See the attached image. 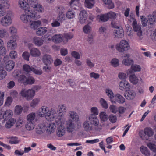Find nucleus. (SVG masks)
<instances>
[{"instance_id":"1","label":"nucleus","mask_w":156,"mask_h":156,"mask_svg":"<svg viewBox=\"0 0 156 156\" xmlns=\"http://www.w3.org/2000/svg\"><path fill=\"white\" fill-rule=\"evenodd\" d=\"M83 127L84 130L87 132L91 131L99 132L102 128V126L100 123L99 121L87 117H86V120L83 122Z\"/></svg>"},{"instance_id":"2","label":"nucleus","mask_w":156,"mask_h":156,"mask_svg":"<svg viewBox=\"0 0 156 156\" xmlns=\"http://www.w3.org/2000/svg\"><path fill=\"white\" fill-rule=\"evenodd\" d=\"M37 114L40 117H45L47 120L53 121L56 117V110L52 108L49 110L47 106H44L39 109Z\"/></svg>"},{"instance_id":"3","label":"nucleus","mask_w":156,"mask_h":156,"mask_svg":"<svg viewBox=\"0 0 156 156\" xmlns=\"http://www.w3.org/2000/svg\"><path fill=\"white\" fill-rule=\"evenodd\" d=\"M30 6L31 7L30 10L34 14H37L39 17H37L36 19L40 18V13H43L44 11V7L39 3L37 0H28Z\"/></svg>"},{"instance_id":"4","label":"nucleus","mask_w":156,"mask_h":156,"mask_svg":"<svg viewBox=\"0 0 156 156\" xmlns=\"http://www.w3.org/2000/svg\"><path fill=\"white\" fill-rule=\"evenodd\" d=\"M24 12L25 13L20 15V19L21 21L25 23H29L31 22L32 19L37 20V17H39L37 14H34L30 10H26Z\"/></svg>"},{"instance_id":"5","label":"nucleus","mask_w":156,"mask_h":156,"mask_svg":"<svg viewBox=\"0 0 156 156\" xmlns=\"http://www.w3.org/2000/svg\"><path fill=\"white\" fill-rule=\"evenodd\" d=\"M55 120L57 126V135L59 137L63 136L66 133V129L64 126L66 120L63 119H55Z\"/></svg>"},{"instance_id":"6","label":"nucleus","mask_w":156,"mask_h":156,"mask_svg":"<svg viewBox=\"0 0 156 156\" xmlns=\"http://www.w3.org/2000/svg\"><path fill=\"white\" fill-rule=\"evenodd\" d=\"M13 16V13L12 11H7L5 15L0 19V23L1 25L5 27L10 25L12 24Z\"/></svg>"},{"instance_id":"7","label":"nucleus","mask_w":156,"mask_h":156,"mask_svg":"<svg viewBox=\"0 0 156 156\" xmlns=\"http://www.w3.org/2000/svg\"><path fill=\"white\" fill-rule=\"evenodd\" d=\"M65 8L62 6H57L55 8V12L58 13L57 19L58 21L62 23L67 19L65 13Z\"/></svg>"},{"instance_id":"8","label":"nucleus","mask_w":156,"mask_h":156,"mask_svg":"<svg viewBox=\"0 0 156 156\" xmlns=\"http://www.w3.org/2000/svg\"><path fill=\"white\" fill-rule=\"evenodd\" d=\"M115 48L119 52H124L129 49L130 45L127 41L122 40L116 44Z\"/></svg>"},{"instance_id":"9","label":"nucleus","mask_w":156,"mask_h":156,"mask_svg":"<svg viewBox=\"0 0 156 156\" xmlns=\"http://www.w3.org/2000/svg\"><path fill=\"white\" fill-rule=\"evenodd\" d=\"M111 24L112 27L116 28L113 32V35L115 37L117 38H121L123 37L124 33L123 28L121 27H119L118 26L115 25L114 21L112 22Z\"/></svg>"},{"instance_id":"10","label":"nucleus","mask_w":156,"mask_h":156,"mask_svg":"<svg viewBox=\"0 0 156 156\" xmlns=\"http://www.w3.org/2000/svg\"><path fill=\"white\" fill-rule=\"evenodd\" d=\"M141 20L142 26L145 27L147 26H150L151 27L154 24L155 22V20L152 17L151 15H149L146 18L143 16H140Z\"/></svg>"},{"instance_id":"11","label":"nucleus","mask_w":156,"mask_h":156,"mask_svg":"<svg viewBox=\"0 0 156 156\" xmlns=\"http://www.w3.org/2000/svg\"><path fill=\"white\" fill-rule=\"evenodd\" d=\"M57 110L59 113L58 114L57 111L56 110V117L55 119V120L63 119L66 120V119L64 117V116L67 111V107L65 105L60 104L58 106Z\"/></svg>"},{"instance_id":"12","label":"nucleus","mask_w":156,"mask_h":156,"mask_svg":"<svg viewBox=\"0 0 156 156\" xmlns=\"http://www.w3.org/2000/svg\"><path fill=\"white\" fill-rule=\"evenodd\" d=\"M20 94L22 97L25 98L27 100L31 99L35 95L34 91L32 88L27 90L22 89Z\"/></svg>"},{"instance_id":"13","label":"nucleus","mask_w":156,"mask_h":156,"mask_svg":"<svg viewBox=\"0 0 156 156\" xmlns=\"http://www.w3.org/2000/svg\"><path fill=\"white\" fill-rule=\"evenodd\" d=\"M10 4L8 0H0V17L4 16L5 12V9L9 8Z\"/></svg>"},{"instance_id":"14","label":"nucleus","mask_w":156,"mask_h":156,"mask_svg":"<svg viewBox=\"0 0 156 156\" xmlns=\"http://www.w3.org/2000/svg\"><path fill=\"white\" fill-rule=\"evenodd\" d=\"M17 36L16 35H12L10 37V40L7 43L8 48L12 50L16 49L17 46L16 41V38Z\"/></svg>"},{"instance_id":"15","label":"nucleus","mask_w":156,"mask_h":156,"mask_svg":"<svg viewBox=\"0 0 156 156\" xmlns=\"http://www.w3.org/2000/svg\"><path fill=\"white\" fill-rule=\"evenodd\" d=\"M130 55L128 54H125L122 57V63L123 65L127 66L132 65L134 63L133 60L130 58Z\"/></svg>"},{"instance_id":"16","label":"nucleus","mask_w":156,"mask_h":156,"mask_svg":"<svg viewBox=\"0 0 156 156\" xmlns=\"http://www.w3.org/2000/svg\"><path fill=\"white\" fill-rule=\"evenodd\" d=\"M111 101L113 103L122 104L125 102V99L122 96L117 93L115 94L114 98Z\"/></svg>"},{"instance_id":"17","label":"nucleus","mask_w":156,"mask_h":156,"mask_svg":"<svg viewBox=\"0 0 156 156\" xmlns=\"http://www.w3.org/2000/svg\"><path fill=\"white\" fill-rule=\"evenodd\" d=\"M13 112L10 110H7L5 111L0 114V118L4 120L7 121L10 119H12Z\"/></svg>"},{"instance_id":"18","label":"nucleus","mask_w":156,"mask_h":156,"mask_svg":"<svg viewBox=\"0 0 156 156\" xmlns=\"http://www.w3.org/2000/svg\"><path fill=\"white\" fill-rule=\"evenodd\" d=\"M66 126L67 131L69 133H73L75 130V124L73 123L72 120L70 119L66 121Z\"/></svg>"},{"instance_id":"19","label":"nucleus","mask_w":156,"mask_h":156,"mask_svg":"<svg viewBox=\"0 0 156 156\" xmlns=\"http://www.w3.org/2000/svg\"><path fill=\"white\" fill-rule=\"evenodd\" d=\"M118 86L119 89L122 91L128 90L130 87V83L125 80L120 81L119 83Z\"/></svg>"},{"instance_id":"20","label":"nucleus","mask_w":156,"mask_h":156,"mask_svg":"<svg viewBox=\"0 0 156 156\" xmlns=\"http://www.w3.org/2000/svg\"><path fill=\"white\" fill-rule=\"evenodd\" d=\"M90 112L91 114L87 116L88 117H91L94 119V120L99 121L98 117L96 116L99 113V110L96 107H93L90 108Z\"/></svg>"},{"instance_id":"21","label":"nucleus","mask_w":156,"mask_h":156,"mask_svg":"<svg viewBox=\"0 0 156 156\" xmlns=\"http://www.w3.org/2000/svg\"><path fill=\"white\" fill-rule=\"evenodd\" d=\"M133 28L134 31L137 33V36L140 37V39L141 40L142 36V31L141 29V27L140 25H138L136 21H134L132 23Z\"/></svg>"},{"instance_id":"22","label":"nucleus","mask_w":156,"mask_h":156,"mask_svg":"<svg viewBox=\"0 0 156 156\" xmlns=\"http://www.w3.org/2000/svg\"><path fill=\"white\" fill-rule=\"evenodd\" d=\"M124 96L128 100H132L134 99L136 96L135 92L132 90H126Z\"/></svg>"},{"instance_id":"23","label":"nucleus","mask_w":156,"mask_h":156,"mask_svg":"<svg viewBox=\"0 0 156 156\" xmlns=\"http://www.w3.org/2000/svg\"><path fill=\"white\" fill-rule=\"evenodd\" d=\"M87 17V13L85 10L81 11L79 13L78 17L79 21L81 23H85Z\"/></svg>"},{"instance_id":"24","label":"nucleus","mask_w":156,"mask_h":156,"mask_svg":"<svg viewBox=\"0 0 156 156\" xmlns=\"http://www.w3.org/2000/svg\"><path fill=\"white\" fill-rule=\"evenodd\" d=\"M46 131V127L44 123L38 124L35 128L36 132L38 134H41Z\"/></svg>"},{"instance_id":"25","label":"nucleus","mask_w":156,"mask_h":156,"mask_svg":"<svg viewBox=\"0 0 156 156\" xmlns=\"http://www.w3.org/2000/svg\"><path fill=\"white\" fill-rule=\"evenodd\" d=\"M42 60L43 63L46 66H50L53 61L51 56L47 54L43 56Z\"/></svg>"},{"instance_id":"26","label":"nucleus","mask_w":156,"mask_h":156,"mask_svg":"<svg viewBox=\"0 0 156 156\" xmlns=\"http://www.w3.org/2000/svg\"><path fill=\"white\" fill-rule=\"evenodd\" d=\"M18 5L24 11L26 10H30V8L28 7V4L25 0H19L18 2Z\"/></svg>"},{"instance_id":"27","label":"nucleus","mask_w":156,"mask_h":156,"mask_svg":"<svg viewBox=\"0 0 156 156\" xmlns=\"http://www.w3.org/2000/svg\"><path fill=\"white\" fill-rule=\"evenodd\" d=\"M68 116L74 121L75 122L79 120V116L77 113L75 111H70L68 113Z\"/></svg>"},{"instance_id":"28","label":"nucleus","mask_w":156,"mask_h":156,"mask_svg":"<svg viewBox=\"0 0 156 156\" xmlns=\"http://www.w3.org/2000/svg\"><path fill=\"white\" fill-rule=\"evenodd\" d=\"M56 126L55 123H51L48 124L46 127V132L48 134L53 133L55 131Z\"/></svg>"},{"instance_id":"29","label":"nucleus","mask_w":156,"mask_h":156,"mask_svg":"<svg viewBox=\"0 0 156 156\" xmlns=\"http://www.w3.org/2000/svg\"><path fill=\"white\" fill-rule=\"evenodd\" d=\"M29 51L30 55L33 57H38L41 55L39 50L36 48H31Z\"/></svg>"},{"instance_id":"30","label":"nucleus","mask_w":156,"mask_h":156,"mask_svg":"<svg viewBox=\"0 0 156 156\" xmlns=\"http://www.w3.org/2000/svg\"><path fill=\"white\" fill-rule=\"evenodd\" d=\"M27 121L35 122L37 121L36 118V114L35 113L32 112L29 114L27 116Z\"/></svg>"},{"instance_id":"31","label":"nucleus","mask_w":156,"mask_h":156,"mask_svg":"<svg viewBox=\"0 0 156 156\" xmlns=\"http://www.w3.org/2000/svg\"><path fill=\"white\" fill-rule=\"evenodd\" d=\"M63 36L60 34H56L51 37L52 41L54 42L58 43L61 42L62 40Z\"/></svg>"},{"instance_id":"32","label":"nucleus","mask_w":156,"mask_h":156,"mask_svg":"<svg viewBox=\"0 0 156 156\" xmlns=\"http://www.w3.org/2000/svg\"><path fill=\"white\" fill-rule=\"evenodd\" d=\"M33 42L36 46H40L43 44L44 41L41 38L37 37H34L33 39Z\"/></svg>"},{"instance_id":"33","label":"nucleus","mask_w":156,"mask_h":156,"mask_svg":"<svg viewBox=\"0 0 156 156\" xmlns=\"http://www.w3.org/2000/svg\"><path fill=\"white\" fill-rule=\"evenodd\" d=\"M66 17L69 20H71L74 18L76 16L75 12L73 9H69L66 13Z\"/></svg>"},{"instance_id":"34","label":"nucleus","mask_w":156,"mask_h":156,"mask_svg":"<svg viewBox=\"0 0 156 156\" xmlns=\"http://www.w3.org/2000/svg\"><path fill=\"white\" fill-rule=\"evenodd\" d=\"M35 126V123L34 122L27 121L25 125V128L27 130L30 131L33 130Z\"/></svg>"},{"instance_id":"35","label":"nucleus","mask_w":156,"mask_h":156,"mask_svg":"<svg viewBox=\"0 0 156 156\" xmlns=\"http://www.w3.org/2000/svg\"><path fill=\"white\" fill-rule=\"evenodd\" d=\"M47 31V27H42L38 28L36 33L37 35L41 36L45 34Z\"/></svg>"},{"instance_id":"36","label":"nucleus","mask_w":156,"mask_h":156,"mask_svg":"<svg viewBox=\"0 0 156 156\" xmlns=\"http://www.w3.org/2000/svg\"><path fill=\"white\" fill-rule=\"evenodd\" d=\"M9 34L6 29L4 28L0 29V38H8Z\"/></svg>"},{"instance_id":"37","label":"nucleus","mask_w":156,"mask_h":156,"mask_svg":"<svg viewBox=\"0 0 156 156\" xmlns=\"http://www.w3.org/2000/svg\"><path fill=\"white\" fill-rule=\"evenodd\" d=\"M41 24V23L40 20L33 21H32L30 24V27L32 29H37Z\"/></svg>"},{"instance_id":"38","label":"nucleus","mask_w":156,"mask_h":156,"mask_svg":"<svg viewBox=\"0 0 156 156\" xmlns=\"http://www.w3.org/2000/svg\"><path fill=\"white\" fill-rule=\"evenodd\" d=\"M140 150L142 153L145 156H150V152L147 147L142 146L140 148Z\"/></svg>"},{"instance_id":"39","label":"nucleus","mask_w":156,"mask_h":156,"mask_svg":"<svg viewBox=\"0 0 156 156\" xmlns=\"http://www.w3.org/2000/svg\"><path fill=\"white\" fill-rule=\"evenodd\" d=\"M15 63L12 60H9L6 63V69L7 70L10 71L14 68Z\"/></svg>"},{"instance_id":"40","label":"nucleus","mask_w":156,"mask_h":156,"mask_svg":"<svg viewBox=\"0 0 156 156\" xmlns=\"http://www.w3.org/2000/svg\"><path fill=\"white\" fill-rule=\"evenodd\" d=\"M129 78V81L134 84H137L139 80L138 78L135 74H132L130 75Z\"/></svg>"},{"instance_id":"41","label":"nucleus","mask_w":156,"mask_h":156,"mask_svg":"<svg viewBox=\"0 0 156 156\" xmlns=\"http://www.w3.org/2000/svg\"><path fill=\"white\" fill-rule=\"evenodd\" d=\"M95 0H85L84 5L88 8H92L95 3Z\"/></svg>"},{"instance_id":"42","label":"nucleus","mask_w":156,"mask_h":156,"mask_svg":"<svg viewBox=\"0 0 156 156\" xmlns=\"http://www.w3.org/2000/svg\"><path fill=\"white\" fill-rule=\"evenodd\" d=\"M7 121V122L5 125V126L6 128H10L13 126L16 122L15 119L13 118L10 119Z\"/></svg>"},{"instance_id":"43","label":"nucleus","mask_w":156,"mask_h":156,"mask_svg":"<svg viewBox=\"0 0 156 156\" xmlns=\"http://www.w3.org/2000/svg\"><path fill=\"white\" fill-rule=\"evenodd\" d=\"M23 110V108L21 105H16L14 108V114L16 115H19L22 113Z\"/></svg>"},{"instance_id":"44","label":"nucleus","mask_w":156,"mask_h":156,"mask_svg":"<svg viewBox=\"0 0 156 156\" xmlns=\"http://www.w3.org/2000/svg\"><path fill=\"white\" fill-rule=\"evenodd\" d=\"M144 133L145 135L150 137L153 135L154 132L151 128L147 127L144 129Z\"/></svg>"},{"instance_id":"45","label":"nucleus","mask_w":156,"mask_h":156,"mask_svg":"<svg viewBox=\"0 0 156 156\" xmlns=\"http://www.w3.org/2000/svg\"><path fill=\"white\" fill-rule=\"evenodd\" d=\"M97 17L102 22H105L109 20L107 13L99 15Z\"/></svg>"},{"instance_id":"46","label":"nucleus","mask_w":156,"mask_h":156,"mask_svg":"<svg viewBox=\"0 0 156 156\" xmlns=\"http://www.w3.org/2000/svg\"><path fill=\"white\" fill-rule=\"evenodd\" d=\"M102 1L105 4L108 6L109 8L112 9L114 8V4L111 0H102Z\"/></svg>"},{"instance_id":"47","label":"nucleus","mask_w":156,"mask_h":156,"mask_svg":"<svg viewBox=\"0 0 156 156\" xmlns=\"http://www.w3.org/2000/svg\"><path fill=\"white\" fill-rule=\"evenodd\" d=\"M91 23L89 22L88 23L85 25L83 28V32L86 34H88L91 30V27L90 26Z\"/></svg>"},{"instance_id":"48","label":"nucleus","mask_w":156,"mask_h":156,"mask_svg":"<svg viewBox=\"0 0 156 156\" xmlns=\"http://www.w3.org/2000/svg\"><path fill=\"white\" fill-rule=\"evenodd\" d=\"M105 93L107 96L110 99H113L115 95L112 90L109 88H107L105 90Z\"/></svg>"},{"instance_id":"49","label":"nucleus","mask_w":156,"mask_h":156,"mask_svg":"<svg viewBox=\"0 0 156 156\" xmlns=\"http://www.w3.org/2000/svg\"><path fill=\"white\" fill-rule=\"evenodd\" d=\"M141 66L137 64H132L131 66V69L134 72H140L141 69Z\"/></svg>"},{"instance_id":"50","label":"nucleus","mask_w":156,"mask_h":156,"mask_svg":"<svg viewBox=\"0 0 156 156\" xmlns=\"http://www.w3.org/2000/svg\"><path fill=\"white\" fill-rule=\"evenodd\" d=\"M40 101V99L39 98H35L31 101L30 105L33 108H35L39 104Z\"/></svg>"},{"instance_id":"51","label":"nucleus","mask_w":156,"mask_h":156,"mask_svg":"<svg viewBox=\"0 0 156 156\" xmlns=\"http://www.w3.org/2000/svg\"><path fill=\"white\" fill-rule=\"evenodd\" d=\"M100 118L101 121H105L108 119V115L105 112H101L99 114Z\"/></svg>"},{"instance_id":"52","label":"nucleus","mask_w":156,"mask_h":156,"mask_svg":"<svg viewBox=\"0 0 156 156\" xmlns=\"http://www.w3.org/2000/svg\"><path fill=\"white\" fill-rule=\"evenodd\" d=\"M100 103L101 106L105 109H107L108 107V105L107 102L104 99L101 98L99 101Z\"/></svg>"},{"instance_id":"53","label":"nucleus","mask_w":156,"mask_h":156,"mask_svg":"<svg viewBox=\"0 0 156 156\" xmlns=\"http://www.w3.org/2000/svg\"><path fill=\"white\" fill-rule=\"evenodd\" d=\"M108 19L115 20L117 17V14L112 11H110L107 13Z\"/></svg>"},{"instance_id":"54","label":"nucleus","mask_w":156,"mask_h":156,"mask_svg":"<svg viewBox=\"0 0 156 156\" xmlns=\"http://www.w3.org/2000/svg\"><path fill=\"white\" fill-rule=\"evenodd\" d=\"M147 145L151 150L154 152H156V145L151 142L147 144Z\"/></svg>"},{"instance_id":"55","label":"nucleus","mask_w":156,"mask_h":156,"mask_svg":"<svg viewBox=\"0 0 156 156\" xmlns=\"http://www.w3.org/2000/svg\"><path fill=\"white\" fill-rule=\"evenodd\" d=\"M111 65L114 67H117L119 65V60L116 58L112 59L110 62Z\"/></svg>"},{"instance_id":"56","label":"nucleus","mask_w":156,"mask_h":156,"mask_svg":"<svg viewBox=\"0 0 156 156\" xmlns=\"http://www.w3.org/2000/svg\"><path fill=\"white\" fill-rule=\"evenodd\" d=\"M9 33L12 35H16L17 33V29L14 27L11 26L9 28Z\"/></svg>"},{"instance_id":"57","label":"nucleus","mask_w":156,"mask_h":156,"mask_svg":"<svg viewBox=\"0 0 156 156\" xmlns=\"http://www.w3.org/2000/svg\"><path fill=\"white\" fill-rule=\"evenodd\" d=\"M27 79L25 76L23 75L20 76L18 79V81L19 82L23 83H26Z\"/></svg>"},{"instance_id":"58","label":"nucleus","mask_w":156,"mask_h":156,"mask_svg":"<svg viewBox=\"0 0 156 156\" xmlns=\"http://www.w3.org/2000/svg\"><path fill=\"white\" fill-rule=\"evenodd\" d=\"M118 77L121 80L126 79L127 78L126 74L123 72H119L118 74Z\"/></svg>"},{"instance_id":"59","label":"nucleus","mask_w":156,"mask_h":156,"mask_svg":"<svg viewBox=\"0 0 156 156\" xmlns=\"http://www.w3.org/2000/svg\"><path fill=\"white\" fill-rule=\"evenodd\" d=\"M23 68L24 71L26 72L27 73H28L31 71H32V68H30V66L27 64L24 65Z\"/></svg>"},{"instance_id":"60","label":"nucleus","mask_w":156,"mask_h":156,"mask_svg":"<svg viewBox=\"0 0 156 156\" xmlns=\"http://www.w3.org/2000/svg\"><path fill=\"white\" fill-rule=\"evenodd\" d=\"M71 55L72 57L76 59H79L80 58V55L79 53L75 51H72Z\"/></svg>"},{"instance_id":"61","label":"nucleus","mask_w":156,"mask_h":156,"mask_svg":"<svg viewBox=\"0 0 156 156\" xmlns=\"http://www.w3.org/2000/svg\"><path fill=\"white\" fill-rule=\"evenodd\" d=\"M94 36L92 34H89L88 36L87 41L91 44H94Z\"/></svg>"},{"instance_id":"62","label":"nucleus","mask_w":156,"mask_h":156,"mask_svg":"<svg viewBox=\"0 0 156 156\" xmlns=\"http://www.w3.org/2000/svg\"><path fill=\"white\" fill-rule=\"evenodd\" d=\"M20 142V140L16 137H12L11 138V140L9 141V143L11 144H16Z\"/></svg>"},{"instance_id":"63","label":"nucleus","mask_w":156,"mask_h":156,"mask_svg":"<svg viewBox=\"0 0 156 156\" xmlns=\"http://www.w3.org/2000/svg\"><path fill=\"white\" fill-rule=\"evenodd\" d=\"M30 55V53L27 51L24 52L22 55L23 58L27 61L29 60V58Z\"/></svg>"},{"instance_id":"64","label":"nucleus","mask_w":156,"mask_h":156,"mask_svg":"<svg viewBox=\"0 0 156 156\" xmlns=\"http://www.w3.org/2000/svg\"><path fill=\"white\" fill-rule=\"evenodd\" d=\"M99 32L100 34H104L106 33L107 28L105 26H101L99 29Z\"/></svg>"}]
</instances>
